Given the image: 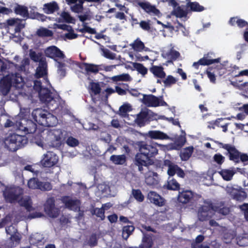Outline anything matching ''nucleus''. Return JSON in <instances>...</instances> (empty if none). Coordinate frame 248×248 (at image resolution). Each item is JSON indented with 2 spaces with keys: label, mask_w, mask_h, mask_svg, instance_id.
<instances>
[{
  "label": "nucleus",
  "mask_w": 248,
  "mask_h": 248,
  "mask_svg": "<svg viewBox=\"0 0 248 248\" xmlns=\"http://www.w3.org/2000/svg\"><path fill=\"white\" fill-rule=\"evenodd\" d=\"M83 9L84 8H82L79 5L77 4L76 3H75L73 6L71 7L72 11L75 13H81Z\"/></svg>",
  "instance_id": "obj_64"
},
{
  "label": "nucleus",
  "mask_w": 248,
  "mask_h": 248,
  "mask_svg": "<svg viewBox=\"0 0 248 248\" xmlns=\"http://www.w3.org/2000/svg\"><path fill=\"white\" fill-rule=\"evenodd\" d=\"M148 134L149 136L152 139L164 140L170 139L168 135L161 131H150Z\"/></svg>",
  "instance_id": "obj_32"
},
{
  "label": "nucleus",
  "mask_w": 248,
  "mask_h": 248,
  "mask_svg": "<svg viewBox=\"0 0 248 248\" xmlns=\"http://www.w3.org/2000/svg\"><path fill=\"white\" fill-rule=\"evenodd\" d=\"M142 101L145 106L148 107L168 106V104L163 100V96L158 97L151 94H143Z\"/></svg>",
  "instance_id": "obj_6"
},
{
  "label": "nucleus",
  "mask_w": 248,
  "mask_h": 248,
  "mask_svg": "<svg viewBox=\"0 0 248 248\" xmlns=\"http://www.w3.org/2000/svg\"><path fill=\"white\" fill-rule=\"evenodd\" d=\"M226 190L227 193L231 198L237 201L242 202L247 197V194L242 189H237L232 186H228Z\"/></svg>",
  "instance_id": "obj_13"
},
{
  "label": "nucleus",
  "mask_w": 248,
  "mask_h": 248,
  "mask_svg": "<svg viewBox=\"0 0 248 248\" xmlns=\"http://www.w3.org/2000/svg\"><path fill=\"white\" fill-rule=\"evenodd\" d=\"M31 18L32 19H36L41 21H46L47 17L43 14H40L38 12L33 13V15L31 16Z\"/></svg>",
  "instance_id": "obj_61"
},
{
  "label": "nucleus",
  "mask_w": 248,
  "mask_h": 248,
  "mask_svg": "<svg viewBox=\"0 0 248 248\" xmlns=\"http://www.w3.org/2000/svg\"><path fill=\"white\" fill-rule=\"evenodd\" d=\"M178 167L177 165L174 164L168 168L167 173L169 177H172L176 173Z\"/></svg>",
  "instance_id": "obj_60"
},
{
  "label": "nucleus",
  "mask_w": 248,
  "mask_h": 248,
  "mask_svg": "<svg viewBox=\"0 0 248 248\" xmlns=\"http://www.w3.org/2000/svg\"><path fill=\"white\" fill-rule=\"evenodd\" d=\"M21 206H24L28 211H31L32 209V206L30 203L29 201L27 199L23 200L22 196L20 197L18 202Z\"/></svg>",
  "instance_id": "obj_53"
},
{
  "label": "nucleus",
  "mask_w": 248,
  "mask_h": 248,
  "mask_svg": "<svg viewBox=\"0 0 248 248\" xmlns=\"http://www.w3.org/2000/svg\"><path fill=\"white\" fill-rule=\"evenodd\" d=\"M61 201L68 209L77 210L79 209V200H73L68 196H64L62 197Z\"/></svg>",
  "instance_id": "obj_16"
},
{
  "label": "nucleus",
  "mask_w": 248,
  "mask_h": 248,
  "mask_svg": "<svg viewBox=\"0 0 248 248\" xmlns=\"http://www.w3.org/2000/svg\"><path fill=\"white\" fill-rule=\"evenodd\" d=\"M214 211L223 215H227L230 212L229 208L224 206L223 202L214 204Z\"/></svg>",
  "instance_id": "obj_35"
},
{
  "label": "nucleus",
  "mask_w": 248,
  "mask_h": 248,
  "mask_svg": "<svg viewBox=\"0 0 248 248\" xmlns=\"http://www.w3.org/2000/svg\"><path fill=\"white\" fill-rule=\"evenodd\" d=\"M61 16L67 23H73L74 22V18L68 12H63L61 14Z\"/></svg>",
  "instance_id": "obj_56"
},
{
  "label": "nucleus",
  "mask_w": 248,
  "mask_h": 248,
  "mask_svg": "<svg viewBox=\"0 0 248 248\" xmlns=\"http://www.w3.org/2000/svg\"><path fill=\"white\" fill-rule=\"evenodd\" d=\"M28 139L26 136L13 133L9 135L4 140L6 147L11 152L16 151L28 143Z\"/></svg>",
  "instance_id": "obj_3"
},
{
  "label": "nucleus",
  "mask_w": 248,
  "mask_h": 248,
  "mask_svg": "<svg viewBox=\"0 0 248 248\" xmlns=\"http://www.w3.org/2000/svg\"><path fill=\"white\" fill-rule=\"evenodd\" d=\"M47 63L46 61H40L37 67L35 76L37 78L43 77L47 74Z\"/></svg>",
  "instance_id": "obj_29"
},
{
  "label": "nucleus",
  "mask_w": 248,
  "mask_h": 248,
  "mask_svg": "<svg viewBox=\"0 0 248 248\" xmlns=\"http://www.w3.org/2000/svg\"><path fill=\"white\" fill-rule=\"evenodd\" d=\"M153 245L152 237L149 234H144L142 240V243L140 246V248H151Z\"/></svg>",
  "instance_id": "obj_40"
},
{
  "label": "nucleus",
  "mask_w": 248,
  "mask_h": 248,
  "mask_svg": "<svg viewBox=\"0 0 248 248\" xmlns=\"http://www.w3.org/2000/svg\"><path fill=\"white\" fill-rule=\"evenodd\" d=\"M166 187L168 190H178L180 189V185L173 177H169Z\"/></svg>",
  "instance_id": "obj_34"
},
{
  "label": "nucleus",
  "mask_w": 248,
  "mask_h": 248,
  "mask_svg": "<svg viewBox=\"0 0 248 248\" xmlns=\"http://www.w3.org/2000/svg\"><path fill=\"white\" fill-rule=\"evenodd\" d=\"M66 143L71 147H75L79 144L78 140L73 137H69L66 140Z\"/></svg>",
  "instance_id": "obj_59"
},
{
  "label": "nucleus",
  "mask_w": 248,
  "mask_h": 248,
  "mask_svg": "<svg viewBox=\"0 0 248 248\" xmlns=\"http://www.w3.org/2000/svg\"><path fill=\"white\" fill-rule=\"evenodd\" d=\"M97 242L98 241L96 234L95 233H93L90 236L89 239L88 240L87 244L89 246L93 247L97 245Z\"/></svg>",
  "instance_id": "obj_54"
},
{
  "label": "nucleus",
  "mask_w": 248,
  "mask_h": 248,
  "mask_svg": "<svg viewBox=\"0 0 248 248\" xmlns=\"http://www.w3.org/2000/svg\"><path fill=\"white\" fill-rule=\"evenodd\" d=\"M58 161L57 155L53 152H47L44 155L41 163L44 167L50 168L55 165Z\"/></svg>",
  "instance_id": "obj_12"
},
{
  "label": "nucleus",
  "mask_w": 248,
  "mask_h": 248,
  "mask_svg": "<svg viewBox=\"0 0 248 248\" xmlns=\"http://www.w3.org/2000/svg\"><path fill=\"white\" fill-rule=\"evenodd\" d=\"M63 133L61 129H54L47 134L48 144L52 147L59 148L61 146Z\"/></svg>",
  "instance_id": "obj_5"
},
{
  "label": "nucleus",
  "mask_w": 248,
  "mask_h": 248,
  "mask_svg": "<svg viewBox=\"0 0 248 248\" xmlns=\"http://www.w3.org/2000/svg\"><path fill=\"white\" fill-rule=\"evenodd\" d=\"M43 125L46 127H53L55 126L57 123L56 117L47 112V115L45 120L42 121Z\"/></svg>",
  "instance_id": "obj_27"
},
{
  "label": "nucleus",
  "mask_w": 248,
  "mask_h": 248,
  "mask_svg": "<svg viewBox=\"0 0 248 248\" xmlns=\"http://www.w3.org/2000/svg\"><path fill=\"white\" fill-rule=\"evenodd\" d=\"M186 7L189 8V10L192 12H201L204 10L205 8L201 5L198 2H187Z\"/></svg>",
  "instance_id": "obj_39"
},
{
  "label": "nucleus",
  "mask_w": 248,
  "mask_h": 248,
  "mask_svg": "<svg viewBox=\"0 0 248 248\" xmlns=\"http://www.w3.org/2000/svg\"><path fill=\"white\" fill-rule=\"evenodd\" d=\"M45 54L47 57L53 59L56 62L65 58L63 52L55 46L47 47L45 50Z\"/></svg>",
  "instance_id": "obj_10"
},
{
  "label": "nucleus",
  "mask_w": 248,
  "mask_h": 248,
  "mask_svg": "<svg viewBox=\"0 0 248 248\" xmlns=\"http://www.w3.org/2000/svg\"><path fill=\"white\" fill-rule=\"evenodd\" d=\"M166 54L168 58L170 59L168 61L169 62H172L173 61L177 60L180 57V53L173 48H171Z\"/></svg>",
  "instance_id": "obj_44"
},
{
  "label": "nucleus",
  "mask_w": 248,
  "mask_h": 248,
  "mask_svg": "<svg viewBox=\"0 0 248 248\" xmlns=\"http://www.w3.org/2000/svg\"><path fill=\"white\" fill-rule=\"evenodd\" d=\"M137 0L138 1V5L147 13L155 16H158L159 15L160 11L155 6L152 5L149 2H142L139 0Z\"/></svg>",
  "instance_id": "obj_18"
},
{
  "label": "nucleus",
  "mask_w": 248,
  "mask_h": 248,
  "mask_svg": "<svg viewBox=\"0 0 248 248\" xmlns=\"http://www.w3.org/2000/svg\"><path fill=\"white\" fill-rule=\"evenodd\" d=\"M209 53L204 54L203 58L200 59L198 62H194L193 66L196 68L198 69L199 65H210L212 64L215 63L220 62V58L217 59H210L209 58Z\"/></svg>",
  "instance_id": "obj_17"
},
{
  "label": "nucleus",
  "mask_w": 248,
  "mask_h": 248,
  "mask_svg": "<svg viewBox=\"0 0 248 248\" xmlns=\"http://www.w3.org/2000/svg\"><path fill=\"white\" fill-rule=\"evenodd\" d=\"M87 23L83 24V28L80 29L79 31L82 33L88 32L91 34H95L96 33V31L95 29L92 28L91 27L88 26Z\"/></svg>",
  "instance_id": "obj_52"
},
{
  "label": "nucleus",
  "mask_w": 248,
  "mask_h": 248,
  "mask_svg": "<svg viewBox=\"0 0 248 248\" xmlns=\"http://www.w3.org/2000/svg\"><path fill=\"white\" fill-rule=\"evenodd\" d=\"M239 208L243 212L246 220L248 221V203H244Z\"/></svg>",
  "instance_id": "obj_62"
},
{
  "label": "nucleus",
  "mask_w": 248,
  "mask_h": 248,
  "mask_svg": "<svg viewBox=\"0 0 248 248\" xmlns=\"http://www.w3.org/2000/svg\"><path fill=\"white\" fill-rule=\"evenodd\" d=\"M52 93L48 88H45L39 92L40 101L46 104H48L54 99Z\"/></svg>",
  "instance_id": "obj_22"
},
{
  "label": "nucleus",
  "mask_w": 248,
  "mask_h": 248,
  "mask_svg": "<svg viewBox=\"0 0 248 248\" xmlns=\"http://www.w3.org/2000/svg\"><path fill=\"white\" fill-rule=\"evenodd\" d=\"M214 161L216 162L218 165H222L225 161V157L221 154L218 153L215 154L213 156Z\"/></svg>",
  "instance_id": "obj_57"
},
{
  "label": "nucleus",
  "mask_w": 248,
  "mask_h": 248,
  "mask_svg": "<svg viewBox=\"0 0 248 248\" xmlns=\"http://www.w3.org/2000/svg\"><path fill=\"white\" fill-rule=\"evenodd\" d=\"M139 24L140 28L144 31H149L151 29L150 24L149 22L142 20Z\"/></svg>",
  "instance_id": "obj_63"
},
{
  "label": "nucleus",
  "mask_w": 248,
  "mask_h": 248,
  "mask_svg": "<svg viewBox=\"0 0 248 248\" xmlns=\"http://www.w3.org/2000/svg\"><path fill=\"white\" fill-rule=\"evenodd\" d=\"M28 126H24L21 122H19L17 123V125L20 130L24 131L26 133H33L37 129V125L35 123L32 121H30L27 122Z\"/></svg>",
  "instance_id": "obj_25"
},
{
  "label": "nucleus",
  "mask_w": 248,
  "mask_h": 248,
  "mask_svg": "<svg viewBox=\"0 0 248 248\" xmlns=\"http://www.w3.org/2000/svg\"><path fill=\"white\" fill-rule=\"evenodd\" d=\"M173 15L177 17L182 18L187 16V12L178 6L173 11Z\"/></svg>",
  "instance_id": "obj_50"
},
{
  "label": "nucleus",
  "mask_w": 248,
  "mask_h": 248,
  "mask_svg": "<svg viewBox=\"0 0 248 248\" xmlns=\"http://www.w3.org/2000/svg\"><path fill=\"white\" fill-rule=\"evenodd\" d=\"M12 78V85L16 89H22L24 86L25 82L23 78L19 73L9 74Z\"/></svg>",
  "instance_id": "obj_23"
},
{
  "label": "nucleus",
  "mask_w": 248,
  "mask_h": 248,
  "mask_svg": "<svg viewBox=\"0 0 248 248\" xmlns=\"http://www.w3.org/2000/svg\"><path fill=\"white\" fill-rule=\"evenodd\" d=\"M182 134L181 135H176L173 137H170L169 140L174 141V143L171 145V149L174 150L180 149L186 141V134L185 131L181 130Z\"/></svg>",
  "instance_id": "obj_14"
},
{
  "label": "nucleus",
  "mask_w": 248,
  "mask_h": 248,
  "mask_svg": "<svg viewBox=\"0 0 248 248\" xmlns=\"http://www.w3.org/2000/svg\"><path fill=\"white\" fill-rule=\"evenodd\" d=\"M28 186L32 189H40L41 191H49L52 189V186L50 182L40 181L37 178H31L28 182Z\"/></svg>",
  "instance_id": "obj_9"
},
{
  "label": "nucleus",
  "mask_w": 248,
  "mask_h": 248,
  "mask_svg": "<svg viewBox=\"0 0 248 248\" xmlns=\"http://www.w3.org/2000/svg\"><path fill=\"white\" fill-rule=\"evenodd\" d=\"M148 199L151 202L159 207L163 206L165 204V199L155 191H150L148 194Z\"/></svg>",
  "instance_id": "obj_19"
},
{
  "label": "nucleus",
  "mask_w": 248,
  "mask_h": 248,
  "mask_svg": "<svg viewBox=\"0 0 248 248\" xmlns=\"http://www.w3.org/2000/svg\"><path fill=\"white\" fill-rule=\"evenodd\" d=\"M59 9L58 4L55 1L44 4L43 8L44 13L46 14H53Z\"/></svg>",
  "instance_id": "obj_26"
},
{
  "label": "nucleus",
  "mask_w": 248,
  "mask_h": 248,
  "mask_svg": "<svg viewBox=\"0 0 248 248\" xmlns=\"http://www.w3.org/2000/svg\"><path fill=\"white\" fill-rule=\"evenodd\" d=\"M57 64L58 70L57 72L61 78H64L66 74V64L61 62H56Z\"/></svg>",
  "instance_id": "obj_47"
},
{
  "label": "nucleus",
  "mask_w": 248,
  "mask_h": 248,
  "mask_svg": "<svg viewBox=\"0 0 248 248\" xmlns=\"http://www.w3.org/2000/svg\"><path fill=\"white\" fill-rule=\"evenodd\" d=\"M23 194L19 188L11 187L3 192V196L7 202L13 203L18 202Z\"/></svg>",
  "instance_id": "obj_7"
},
{
  "label": "nucleus",
  "mask_w": 248,
  "mask_h": 248,
  "mask_svg": "<svg viewBox=\"0 0 248 248\" xmlns=\"http://www.w3.org/2000/svg\"><path fill=\"white\" fill-rule=\"evenodd\" d=\"M225 68L221 64H217L216 67L209 66L207 68L206 73L210 81L213 83H216V74H219L221 76L225 73Z\"/></svg>",
  "instance_id": "obj_11"
},
{
  "label": "nucleus",
  "mask_w": 248,
  "mask_h": 248,
  "mask_svg": "<svg viewBox=\"0 0 248 248\" xmlns=\"http://www.w3.org/2000/svg\"><path fill=\"white\" fill-rule=\"evenodd\" d=\"M149 70L155 77L163 78L166 77V73L164 71V68L161 66L153 65L150 68Z\"/></svg>",
  "instance_id": "obj_31"
},
{
  "label": "nucleus",
  "mask_w": 248,
  "mask_h": 248,
  "mask_svg": "<svg viewBox=\"0 0 248 248\" xmlns=\"http://www.w3.org/2000/svg\"><path fill=\"white\" fill-rule=\"evenodd\" d=\"M130 110V106L128 104H124L119 108L120 114L123 116H125L127 112Z\"/></svg>",
  "instance_id": "obj_58"
},
{
  "label": "nucleus",
  "mask_w": 248,
  "mask_h": 248,
  "mask_svg": "<svg viewBox=\"0 0 248 248\" xmlns=\"http://www.w3.org/2000/svg\"><path fill=\"white\" fill-rule=\"evenodd\" d=\"M91 214L93 216L95 215L97 217H99L101 220H104L105 218V211L103 208H94L90 209Z\"/></svg>",
  "instance_id": "obj_45"
},
{
  "label": "nucleus",
  "mask_w": 248,
  "mask_h": 248,
  "mask_svg": "<svg viewBox=\"0 0 248 248\" xmlns=\"http://www.w3.org/2000/svg\"><path fill=\"white\" fill-rule=\"evenodd\" d=\"M163 82L165 87H170L171 85L175 84L177 80L172 76L169 75Z\"/></svg>",
  "instance_id": "obj_51"
},
{
  "label": "nucleus",
  "mask_w": 248,
  "mask_h": 248,
  "mask_svg": "<svg viewBox=\"0 0 248 248\" xmlns=\"http://www.w3.org/2000/svg\"><path fill=\"white\" fill-rule=\"evenodd\" d=\"M36 33L40 37H51L53 35L51 31L44 28L38 29Z\"/></svg>",
  "instance_id": "obj_49"
},
{
  "label": "nucleus",
  "mask_w": 248,
  "mask_h": 248,
  "mask_svg": "<svg viewBox=\"0 0 248 248\" xmlns=\"http://www.w3.org/2000/svg\"><path fill=\"white\" fill-rule=\"evenodd\" d=\"M194 193L191 190H183L179 192L178 201L183 204H186L192 201Z\"/></svg>",
  "instance_id": "obj_20"
},
{
  "label": "nucleus",
  "mask_w": 248,
  "mask_h": 248,
  "mask_svg": "<svg viewBox=\"0 0 248 248\" xmlns=\"http://www.w3.org/2000/svg\"><path fill=\"white\" fill-rule=\"evenodd\" d=\"M194 151L193 146H189L184 149L182 152L181 153L180 157L183 161L188 160L191 156Z\"/></svg>",
  "instance_id": "obj_38"
},
{
  "label": "nucleus",
  "mask_w": 248,
  "mask_h": 248,
  "mask_svg": "<svg viewBox=\"0 0 248 248\" xmlns=\"http://www.w3.org/2000/svg\"><path fill=\"white\" fill-rule=\"evenodd\" d=\"M12 85V78L9 74L4 77L0 80V92L3 95H6L9 93Z\"/></svg>",
  "instance_id": "obj_15"
},
{
  "label": "nucleus",
  "mask_w": 248,
  "mask_h": 248,
  "mask_svg": "<svg viewBox=\"0 0 248 248\" xmlns=\"http://www.w3.org/2000/svg\"><path fill=\"white\" fill-rule=\"evenodd\" d=\"M30 56L31 60L35 62H39L40 61H46L41 58V54H37L35 51H31L30 53Z\"/></svg>",
  "instance_id": "obj_55"
},
{
  "label": "nucleus",
  "mask_w": 248,
  "mask_h": 248,
  "mask_svg": "<svg viewBox=\"0 0 248 248\" xmlns=\"http://www.w3.org/2000/svg\"><path fill=\"white\" fill-rule=\"evenodd\" d=\"M148 112L146 111H141L137 115L136 122L140 126H144L148 116Z\"/></svg>",
  "instance_id": "obj_42"
},
{
  "label": "nucleus",
  "mask_w": 248,
  "mask_h": 248,
  "mask_svg": "<svg viewBox=\"0 0 248 248\" xmlns=\"http://www.w3.org/2000/svg\"><path fill=\"white\" fill-rule=\"evenodd\" d=\"M135 227L133 225L124 226L123 228V236L126 240L134 231Z\"/></svg>",
  "instance_id": "obj_46"
},
{
  "label": "nucleus",
  "mask_w": 248,
  "mask_h": 248,
  "mask_svg": "<svg viewBox=\"0 0 248 248\" xmlns=\"http://www.w3.org/2000/svg\"><path fill=\"white\" fill-rule=\"evenodd\" d=\"M132 196L139 202H141L144 200V196L139 189H132L130 197ZM128 202H131V198H129Z\"/></svg>",
  "instance_id": "obj_37"
},
{
  "label": "nucleus",
  "mask_w": 248,
  "mask_h": 248,
  "mask_svg": "<svg viewBox=\"0 0 248 248\" xmlns=\"http://www.w3.org/2000/svg\"><path fill=\"white\" fill-rule=\"evenodd\" d=\"M145 181L148 186H157L159 182L158 174L156 172H152L151 174L145 177Z\"/></svg>",
  "instance_id": "obj_30"
},
{
  "label": "nucleus",
  "mask_w": 248,
  "mask_h": 248,
  "mask_svg": "<svg viewBox=\"0 0 248 248\" xmlns=\"http://www.w3.org/2000/svg\"><path fill=\"white\" fill-rule=\"evenodd\" d=\"M216 143L219 148L227 151L224 154L228 156L230 160L236 164L239 163L240 161L245 162L248 161V155L239 152L233 145L224 144L219 141H216Z\"/></svg>",
  "instance_id": "obj_2"
},
{
  "label": "nucleus",
  "mask_w": 248,
  "mask_h": 248,
  "mask_svg": "<svg viewBox=\"0 0 248 248\" xmlns=\"http://www.w3.org/2000/svg\"><path fill=\"white\" fill-rule=\"evenodd\" d=\"M14 11L16 15H20L24 18L29 17L28 8L25 6L17 4Z\"/></svg>",
  "instance_id": "obj_36"
},
{
  "label": "nucleus",
  "mask_w": 248,
  "mask_h": 248,
  "mask_svg": "<svg viewBox=\"0 0 248 248\" xmlns=\"http://www.w3.org/2000/svg\"><path fill=\"white\" fill-rule=\"evenodd\" d=\"M133 66L142 77H144L147 74L148 69L142 64L135 62L133 63Z\"/></svg>",
  "instance_id": "obj_48"
},
{
  "label": "nucleus",
  "mask_w": 248,
  "mask_h": 248,
  "mask_svg": "<svg viewBox=\"0 0 248 248\" xmlns=\"http://www.w3.org/2000/svg\"><path fill=\"white\" fill-rule=\"evenodd\" d=\"M47 111L42 108H36L34 109L32 113L31 116L33 120L38 124L39 125H43L42 121L45 120Z\"/></svg>",
  "instance_id": "obj_21"
},
{
  "label": "nucleus",
  "mask_w": 248,
  "mask_h": 248,
  "mask_svg": "<svg viewBox=\"0 0 248 248\" xmlns=\"http://www.w3.org/2000/svg\"><path fill=\"white\" fill-rule=\"evenodd\" d=\"M82 65L84 66L86 74L88 75H90L91 74L96 75L101 69L100 68L101 65H100L87 62H83Z\"/></svg>",
  "instance_id": "obj_24"
},
{
  "label": "nucleus",
  "mask_w": 248,
  "mask_h": 248,
  "mask_svg": "<svg viewBox=\"0 0 248 248\" xmlns=\"http://www.w3.org/2000/svg\"><path fill=\"white\" fill-rule=\"evenodd\" d=\"M219 173L224 180L228 181L232 180L235 172L228 169H223L219 171Z\"/></svg>",
  "instance_id": "obj_43"
},
{
  "label": "nucleus",
  "mask_w": 248,
  "mask_h": 248,
  "mask_svg": "<svg viewBox=\"0 0 248 248\" xmlns=\"http://www.w3.org/2000/svg\"><path fill=\"white\" fill-rule=\"evenodd\" d=\"M110 160L115 165H124L126 162V157L125 155H112Z\"/></svg>",
  "instance_id": "obj_33"
},
{
  "label": "nucleus",
  "mask_w": 248,
  "mask_h": 248,
  "mask_svg": "<svg viewBox=\"0 0 248 248\" xmlns=\"http://www.w3.org/2000/svg\"><path fill=\"white\" fill-rule=\"evenodd\" d=\"M138 145L139 152L135 155L132 165L140 173L145 174L150 166L154 164L153 158L158 154V149L155 146L143 142H139Z\"/></svg>",
  "instance_id": "obj_1"
},
{
  "label": "nucleus",
  "mask_w": 248,
  "mask_h": 248,
  "mask_svg": "<svg viewBox=\"0 0 248 248\" xmlns=\"http://www.w3.org/2000/svg\"><path fill=\"white\" fill-rule=\"evenodd\" d=\"M214 214V204L211 202H204L198 210L199 218L202 221L210 219Z\"/></svg>",
  "instance_id": "obj_4"
},
{
  "label": "nucleus",
  "mask_w": 248,
  "mask_h": 248,
  "mask_svg": "<svg viewBox=\"0 0 248 248\" xmlns=\"http://www.w3.org/2000/svg\"><path fill=\"white\" fill-rule=\"evenodd\" d=\"M44 211L50 217L56 218L60 214V210L55 207L54 197L48 198L44 205Z\"/></svg>",
  "instance_id": "obj_8"
},
{
  "label": "nucleus",
  "mask_w": 248,
  "mask_h": 248,
  "mask_svg": "<svg viewBox=\"0 0 248 248\" xmlns=\"http://www.w3.org/2000/svg\"><path fill=\"white\" fill-rule=\"evenodd\" d=\"M88 79L91 80L89 85V93L91 95H96L100 94L101 92V88L99 83L93 82L90 77H88Z\"/></svg>",
  "instance_id": "obj_28"
},
{
  "label": "nucleus",
  "mask_w": 248,
  "mask_h": 248,
  "mask_svg": "<svg viewBox=\"0 0 248 248\" xmlns=\"http://www.w3.org/2000/svg\"><path fill=\"white\" fill-rule=\"evenodd\" d=\"M130 46L134 50L138 52L142 51L145 47L144 43L139 38H137L133 43L130 44Z\"/></svg>",
  "instance_id": "obj_41"
}]
</instances>
